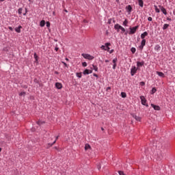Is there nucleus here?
I'll list each match as a JSON object with an SVG mask.
<instances>
[{"label":"nucleus","instance_id":"1","mask_svg":"<svg viewBox=\"0 0 175 175\" xmlns=\"http://www.w3.org/2000/svg\"><path fill=\"white\" fill-rule=\"evenodd\" d=\"M153 154H154L155 159H157V161H159L163 158V154H162V152H161V150H157L153 153Z\"/></svg>","mask_w":175,"mask_h":175},{"label":"nucleus","instance_id":"2","mask_svg":"<svg viewBox=\"0 0 175 175\" xmlns=\"http://www.w3.org/2000/svg\"><path fill=\"white\" fill-rule=\"evenodd\" d=\"M139 28V26H135L133 27H130V31L129 32V35H133L134 33H136V31H137V29Z\"/></svg>","mask_w":175,"mask_h":175},{"label":"nucleus","instance_id":"3","mask_svg":"<svg viewBox=\"0 0 175 175\" xmlns=\"http://www.w3.org/2000/svg\"><path fill=\"white\" fill-rule=\"evenodd\" d=\"M82 57H83V58H85V59H89V60H92L94 59V56L88 54V53H82L81 54Z\"/></svg>","mask_w":175,"mask_h":175},{"label":"nucleus","instance_id":"4","mask_svg":"<svg viewBox=\"0 0 175 175\" xmlns=\"http://www.w3.org/2000/svg\"><path fill=\"white\" fill-rule=\"evenodd\" d=\"M140 99L142 105H143L144 106H146V107H148V104H147V100L146 99L144 96H141Z\"/></svg>","mask_w":175,"mask_h":175},{"label":"nucleus","instance_id":"5","mask_svg":"<svg viewBox=\"0 0 175 175\" xmlns=\"http://www.w3.org/2000/svg\"><path fill=\"white\" fill-rule=\"evenodd\" d=\"M137 68H136V66H133L131 67V76H135V75H136L137 72Z\"/></svg>","mask_w":175,"mask_h":175},{"label":"nucleus","instance_id":"6","mask_svg":"<svg viewBox=\"0 0 175 175\" xmlns=\"http://www.w3.org/2000/svg\"><path fill=\"white\" fill-rule=\"evenodd\" d=\"M159 8H160V9H161L162 13H163V14H165V16H166V14H167V12H166V9H165L163 6H162V5H159Z\"/></svg>","mask_w":175,"mask_h":175},{"label":"nucleus","instance_id":"7","mask_svg":"<svg viewBox=\"0 0 175 175\" xmlns=\"http://www.w3.org/2000/svg\"><path fill=\"white\" fill-rule=\"evenodd\" d=\"M91 73H92V70H88V69H85L83 72V74L85 76L87 75H91Z\"/></svg>","mask_w":175,"mask_h":175},{"label":"nucleus","instance_id":"8","mask_svg":"<svg viewBox=\"0 0 175 175\" xmlns=\"http://www.w3.org/2000/svg\"><path fill=\"white\" fill-rule=\"evenodd\" d=\"M126 10L129 14H131V12H132V6L131 5H129L126 7Z\"/></svg>","mask_w":175,"mask_h":175},{"label":"nucleus","instance_id":"9","mask_svg":"<svg viewBox=\"0 0 175 175\" xmlns=\"http://www.w3.org/2000/svg\"><path fill=\"white\" fill-rule=\"evenodd\" d=\"M58 137L59 136H57L55 140L52 144L49 143L46 148H49V147H52L54 144H55L57 140H58Z\"/></svg>","mask_w":175,"mask_h":175},{"label":"nucleus","instance_id":"10","mask_svg":"<svg viewBox=\"0 0 175 175\" xmlns=\"http://www.w3.org/2000/svg\"><path fill=\"white\" fill-rule=\"evenodd\" d=\"M144 46H146V40H142L141 42V45L139 46V49L143 50V49L144 48Z\"/></svg>","mask_w":175,"mask_h":175},{"label":"nucleus","instance_id":"11","mask_svg":"<svg viewBox=\"0 0 175 175\" xmlns=\"http://www.w3.org/2000/svg\"><path fill=\"white\" fill-rule=\"evenodd\" d=\"M146 36H148V33L147 31H144L141 34V39L145 40Z\"/></svg>","mask_w":175,"mask_h":175},{"label":"nucleus","instance_id":"12","mask_svg":"<svg viewBox=\"0 0 175 175\" xmlns=\"http://www.w3.org/2000/svg\"><path fill=\"white\" fill-rule=\"evenodd\" d=\"M150 106L154 108V110H157V111L161 110V107H159L158 105H155L154 104H151Z\"/></svg>","mask_w":175,"mask_h":175},{"label":"nucleus","instance_id":"13","mask_svg":"<svg viewBox=\"0 0 175 175\" xmlns=\"http://www.w3.org/2000/svg\"><path fill=\"white\" fill-rule=\"evenodd\" d=\"M144 65V62H137V68L139 69V68L143 66Z\"/></svg>","mask_w":175,"mask_h":175},{"label":"nucleus","instance_id":"14","mask_svg":"<svg viewBox=\"0 0 175 175\" xmlns=\"http://www.w3.org/2000/svg\"><path fill=\"white\" fill-rule=\"evenodd\" d=\"M55 87L57 90H61V88H62V83L57 82L55 83Z\"/></svg>","mask_w":175,"mask_h":175},{"label":"nucleus","instance_id":"15","mask_svg":"<svg viewBox=\"0 0 175 175\" xmlns=\"http://www.w3.org/2000/svg\"><path fill=\"white\" fill-rule=\"evenodd\" d=\"M105 51H109V50H110V47H109V46H110V43L107 42L105 44Z\"/></svg>","mask_w":175,"mask_h":175},{"label":"nucleus","instance_id":"16","mask_svg":"<svg viewBox=\"0 0 175 175\" xmlns=\"http://www.w3.org/2000/svg\"><path fill=\"white\" fill-rule=\"evenodd\" d=\"M157 75H158L159 77H165V74H163L162 72L157 71Z\"/></svg>","mask_w":175,"mask_h":175},{"label":"nucleus","instance_id":"17","mask_svg":"<svg viewBox=\"0 0 175 175\" xmlns=\"http://www.w3.org/2000/svg\"><path fill=\"white\" fill-rule=\"evenodd\" d=\"M138 4H139V6H140L141 8H143L144 5V2L143 1V0H138Z\"/></svg>","mask_w":175,"mask_h":175},{"label":"nucleus","instance_id":"18","mask_svg":"<svg viewBox=\"0 0 175 175\" xmlns=\"http://www.w3.org/2000/svg\"><path fill=\"white\" fill-rule=\"evenodd\" d=\"M21 28H22L21 26H18V27H16L15 28L16 32H17L18 33H20V32H21Z\"/></svg>","mask_w":175,"mask_h":175},{"label":"nucleus","instance_id":"19","mask_svg":"<svg viewBox=\"0 0 175 175\" xmlns=\"http://www.w3.org/2000/svg\"><path fill=\"white\" fill-rule=\"evenodd\" d=\"M85 151H88V150H91V146H90V144H86L85 145Z\"/></svg>","mask_w":175,"mask_h":175},{"label":"nucleus","instance_id":"20","mask_svg":"<svg viewBox=\"0 0 175 175\" xmlns=\"http://www.w3.org/2000/svg\"><path fill=\"white\" fill-rule=\"evenodd\" d=\"M40 25L42 27H44V25H46V21H44V20L41 21L40 23Z\"/></svg>","mask_w":175,"mask_h":175},{"label":"nucleus","instance_id":"21","mask_svg":"<svg viewBox=\"0 0 175 175\" xmlns=\"http://www.w3.org/2000/svg\"><path fill=\"white\" fill-rule=\"evenodd\" d=\"M133 118H135V120H136V121H140L141 118L140 117L136 116V115H133Z\"/></svg>","mask_w":175,"mask_h":175},{"label":"nucleus","instance_id":"22","mask_svg":"<svg viewBox=\"0 0 175 175\" xmlns=\"http://www.w3.org/2000/svg\"><path fill=\"white\" fill-rule=\"evenodd\" d=\"M122 25H124V27H128V20L125 19L123 22Z\"/></svg>","mask_w":175,"mask_h":175},{"label":"nucleus","instance_id":"23","mask_svg":"<svg viewBox=\"0 0 175 175\" xmlns=\"http://www.w3.org/2000/svg\"><path fill=\"white\" fill-rule=\"evenodd\" d=\"M169 28V24H164L163 26V29L165 31V29H167Z\"/></svg>","mask_w":175,"mask_h":175},{"label":"nucleus","instance_id":"24","mask_svg":"<svg viewBox=\"0 0 175 175\" xmlns=\"http://www.w3.org/2000/svg\"><path fill=\"white\" fill-rule=\"evenodd\" d=\"M154 8L156 13H160L161 11L159 10L158 6L154 5Z\"/></svg>","mask_w":175,"mask_h":175},{"label":"nucleus","instance_id":"25","mask_svg":"<svg viewBox=\"0 0 175 175\" xmlns=\"http://www.w3.org/2000/svg\"><path fill=\"white\" fill-rule=\"evenodd\" d=\"M121 27V25H120L119 24H116L114 25V29H120V27Z\"/></svg>","mask_w":175,"mask_h":175},{"label":"nucleus","instance_id":"26","mask_svg":"<svg viewBox=\"0 0 175 175\" xmlns=\"http://www.w3.org/2000/svg\"><path fill=\"white\" fill-rule=\"evenodd\" d=\"M131 53H133V54H135L136 53V49L134 47H132L131 49Z\"/></svg>","mask_w":175,"mask_h":175},{"label":"nucleus","instance_id":"27","mask_svg":"<svg viewBox=\"0 0 175 175\" xmlns=\"http://www.w3.org/2000/svg\"><path fill=\"white\" fill-rule=\"evenodd\" d=\"M154 50H161V46L159 44H157L154 46Z\"/></svg>","mask_w":175,"mask_h":175},{"label":"nucleus","instance_id":"28","mask_svg":"<svg viewBox=\"0 0 175 175\" xmlns=\"http://www.w3.org/2000/svg\"><path fill=\"white\" fill-rule=\"evenodd\" d=\"M92 68H93L94 70H95V72H98V66L93 64Z\"/></svg>","mask_w":175,"mask_h":175},{"label":"nucleus","instance_id":"29","mask_svg":"<svg viewBox=\"0 0 175 175\" xmlns=\"http://www.w3.org/2000/svg\"><path fill=\"white\" fill-rule=\"evenodd\" d=\"M119 29H121V33H124V32H125V28H124L122 26H121Z\"/></svg>","mask_w":175,"mask_h":175},{"label":"nucleus","instance_id":"30","mask_svg":"<svg viewBox=\"0 0 175 175\" xmlns=\"http://www.w3.org/2000/svg\"><path fill=\"white\" fill-rule=\"evenodd\" d=\"M121 96L122 98H125L126 96V93L124 92H121Z\"/></svg>","mask_w":175,"mask_h":175},{"label":"nucleus","instance_id":"31","mask_svg":"<svg viewBox=\"0 0 175 175\" xmlns=\"http://www.w3.org/2000/svg\"><path fill=\"white\" fill-rule=\"evenodd\" d=\"M18 14H23V8H19L18 10Z\"/></svg>","mask_w":175,"mask_h":175},{"label":"nucleus","instance_id":"32","mask_svg":"<svg viewBox=\"0 0 175 175\" xmlns=\"http://www.w3.org/2000/svg\"><path fill=\"white\" fill-rule=\"evenodd\" d=\"M76 76H77V77H79V79H81L82 75H81V73L77 72V73L76 74Z\"/></svg>","mask_w":175,"mask_h":175},{"label":"nucleus","instance_id":"33","mask_svg":"<svg viewBox=\"0 0 175 175\" xmlns=\"http://www.w3.org/2000/svg\"><path fill=\"white\" fill-rule=\"evenodd\" d=\"M37 124H38V125H42V124H44V122L40 120V121L37 122Z\"/></svg>","mask_w":175,"mask_h":175},{"label":"nucleus","instance_id":"34","mask_svg":"<svg viewBox=\"0 0 175 175\" xmlns=\"http://www.w3.org/2000/svg\"><path fill=\"white\" fill-rule=\"evenodd\" d=\"M152 94H155V92H157V89H155V88H153L151 90Z\"/></svg>","mask_w":175,"mask_h":175},{"label":"nucleus","instance_id":"35","mask_svg":"<svg viewBox=\"0 0 175 175\" xmlns=\"http://www.w3.org/2000/svg\"><path fill=\"white\" fill-rule=\"evenodd\" d=\"M20 96H25V92H21L20 94H19Z\"/></svg>","mask_w":175,"mask_h":175},{"label":"nucleus","instance_id":"36","mask_svg":"<svg viewBox=\"0 0 175 175\" xmlns=\"http://www.w3.org/2000/svg\"><path fill=\"white\" fill-rule=\"evenodd\" d=\"M33 57H34V59H36V61H38V55L36 54V53H35L33 54Z\"/></svg>","mask_w":175,"mask_h":175},{"label":"nucleus","instance_id":"37","mask_svg":"<svg viewBox=\"0 0 175 175\" xmlns=\"http://www.w3.org/2000/svg\"><path fill=\"white\" fill-rule=\"evenodd\" d=\"M112 62H113V64H117V58H114V59L112 60Z\"/></svg>","mask_w":175,"mask_h":175},{"label":"nucleus","instance_id":"38","mask_svg":"<svg viewBox=\"0 0 175 175\" xmlns=\"http://www.w3.org/2000/svg\"><path fill=\"white\" fill-rule=\"evenodd\" d=\"M82 66L85 68V66H87V62H82Z\"/></svg>","mask_w":175,"mask_h":175},{"label":"nucleus","instance_id":"39","mask_svg":"<svg viewBox=\"0 0 175 175\" xmlns=\"http://www.w3.org/2000/svg\"><path fill=\"white\" fill-rule=\"evenodd\" d=\"M101 49L105 51V49H106V45H102V46H101Z\"/></svg>","mask_w":175,"mask_h":175},{"label":"nucleus","instance_id":"40","mask_svg":"<svg viewBox=\"0 0 175 175\" xmlns=\"http://www.w3.org/2000/svg\"><path fill=\"white\" fill-rule=\"evenodd\" d=\"M148 21H152V18L151 16H149L148 18Z\"/></svg>","mask_w":175,"mask_h":175},{"label":"nucleus","instance_id":"41","mask_svg":"<svg viewBox=\"0 0 175 175\" xmlns=\"http://www.w3.org/2000/svg\"><path fill=\"white\" fill-rule=\"evenodd\" d=\"M47 28H50V22H46Z\"/></svg>","mask_w":175,"mask_h":175},{"label":"nucleus","instance_id":"42","mask_svg":"<svg viewBox=\"0 0 175 175\" xmlns=\"http://www.w3.org/2000/svg\"><path fill=\"white\" fill-rule=\"evenodd\" d=\"M62 63L63 64V65H64V66L68 68V64L66 63H65L64 62H62Z\"/></svg>","mask_w":175,"mask_h":175},{"label":"nucleus","instance_id":"43","mask_svg":"<svg viewBox=\"0 0 175 175\" xmlns=\"http://www.w3.org/2000/svg\"><path fill=\"white\" fill-rule=\"evenodd\" d=\"M116 66H117V64H113V67H112L113 69H116Z\"/></svg>","mask_w":175,"mask_h":175},{"label":"nucleus","instance_id":"44","mask_svg":"<svg viewBox=\"0 0 175 175\" xmlns=\"http://www.w3.org/2000/svg\"><path fill=\"white\" fill-rule=\"evenodd\" d=\"M167 21H172V18H170L169 17L167 18Z\"/></svg>","mask_w":175,"mask_h":175},{"label":"nucleus","instance_id":"45","mask_svg":"<svg viewBox=\"0 0 175 175\" xmlns=\"http://www.w3.org/2000/svg\"><path fill=\"white\" fill-rule=\"evenodd\" d=\"M10 31H13V28L12 27H8Z\"/></svg>","mask_w":175,"mask_h":175},{"label":"nucleus","instance_id":"46","mask_svg":"<svg viewBox=\"0 0 175 175\" xmlns=\"http://www.w3.org/2000/svg\"><path fill=\"white\" fill-rule=\"evenodd\" d=\"M93 76H94V77H98V75L96 74H93Z\"/></svg>","mask_w":175,"mask_h":175},{"label":"nucleus","instance_id":"47","mask_svg":"<svg viewBox=\"0 0 175 175\" xmlns=\"http://www.w3.org/2000/svg\"><path fill=\"white\" fill-rule=\"evenodd\" d=\"M140 84H141V85H144V81H142L141 83H140Z\"/></svg>","mask_w":175,"mask_h":175},{"label":"nucleus","instance_id":"48","mask_svg":"<svg viewBox=\"0 0 175 175\" xmlns=\"http://www.w3.org/2000/svg\"><path fill=\"white\" fill-rule=\"evenodd\" d=\"M109 90H111V88L110 87L107 88V91H109Z\"/></svg>","mask_w":175,"mask_h":175},{"label":"nucleus","instance_id":"49","mask_svg":"<svg viewBox=\"0 0 175 175\" xmlns=\"http://www.w3.org/2000/svg\"><path fill=\"white\" fill-rule=\"evenodd\" d=\"M97 168L98 169V170H100V166L99 165H98Z\"/></svg>","mask_w":175,"mask_h":175},{"label":"nucleus","instance_id":"50","mask_svg":"<svg viewBox=\"0 0 175 175\" xmlns=\"http://www.w3.org/2000/svg\"><path fill=\"white\" fill-rule=\"evenodd\" d=\"M55 51H58V47L55 48Z\"/></svg>","mask_w":175,"mask_h":175},{"label":"nucleus","instance_id":"51","mask_svg":"<svg viewBox=\"0 0 175 175\" xmlns=\"http://www.w3.org/2000/svg\"><path fill=\"white\" fill-rule=\"evenodd\" d=\"M25 10V13L23 14V16H25V14H27V9Z\"/></svg>","mask_w":175,"mask_h":175},{"label":"nucleus","instance_id":"52","mask_svg":"<svg viewBox=\"0 0 175 175\" xmlns=\"http://www.w3.org/2000/svg\"><path fill=\"white\" fill-rule=\"evenodd\" d=\"M66 61H69V59H68V57H66Z\"/></svg>","mask_w":175,"mask_h":175},{"label":"nucleus","instance_id":"53","mask_svg":"<svg viewBox=\"0 0 175 175\" xmlns=\"http://www.w3.org/2000/svg\"><path fill=\"white\" fill-rule=\"evenodd\" d=\"M113 53V50H111L110 51V54H111Z\"/></svg>","mask_w":175,"mask_h":175},{"label":"nucleus","instance_id":"54","mask_svg":"<svg viewBox=\"0 0 175 175\" xmlns=\"http://www.w3.org/2000/svg\"><path fill=\"white\" fill-rule=\"evenodd\" d=\"M101 131H105V129H103V127L101 128Z\"/></svg>","mask_w":175,"mask_h":175},{"label":"nucleus","instance_id":"55","mask_svg":"<svg viewBox=\"0 0 175 175\" xmlns=\"http://www.w3.org/2000/svg\"><path fill=\"white\" fill-rule=\"evenodd\" d=\"M64 12H66V13H68V11L66 10H64Z\"/></svg>","mask_w":175,"mask_h":175},{"label":"nucleus","instance_id":"56","mask_svg":"<svg viewBox=\"0 0 175 175\" xmlns=\"http://www.w3.org/2000/svg\"><path fill=\"white\" fill-rule=\"evenodd\" d=\"M105 62H109V60H107H107H105Z\"/></svg>","mask_w":175,"mask_h":175},{"label":"nucleus","instance_id":"57","mask_svg":"<svg viewBox=\"0 0 175 175\" xmlns=\"http://www.w3.org/2000/svg\"><path fill=\"white\" fill-rule=\"evenodd\" d=\"M1 151H2V148H0V152H1Z\"/></svg>","mask_w":175,"mask_h":175},{"label":"nucleus","instance_id":"58","mask_svg":"<svg viewBox=\"0 0 175 175\" xmlns=\"http://www.w3.org/2000/svg\"><path fill=\"white\" fill-rule=\"evenodd\" d=\"M146 154H147V150H145Z\"/></svg>","mask_w":175,"mask_h":175},{"label":"nucleus","instance_id":"59","mask_svg":"<svg viewBox=\"0 0 175 175\" xmlns=\"http://www.w3.org/2000/svg\"><path fill=\"white\" fill-rule=\"evenodd\" d=\"M55 73H56V75H58V72H56Z\"/></svg>","mask_w":175,"mask_h":175},{"label":"nucleus","instance_id":"60","mask_svg":"<svg viewBox=\"0 0 175 175\" xmlns=\"http://www.w3.org/2000/svg\"><path fill=\"white\" fill-rule=\"evenodd\" d=\"M150 154H152V152H150Z\"/></svg>","mask_w":175,"mask_h":175}]
</instances>
